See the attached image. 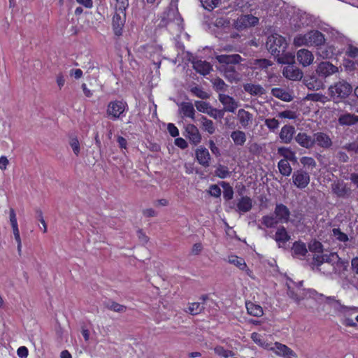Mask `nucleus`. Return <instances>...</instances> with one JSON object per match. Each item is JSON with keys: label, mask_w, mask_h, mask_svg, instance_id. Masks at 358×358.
<instances>
[{"label": "nucleus", "mask_w": 358, "mask_h": 358, "mask_svg": "<svg viewBox=\"0 0 358 358\" xmlns=\"http://www.w3.org/2000/svg\"><path fill=\"white\" fill-rule=\"evenodd\" d=\"M244 90L251 95L261 96L265 93V90L260 85L248 83L244 85Z\"/></svg>", "instance_id": "nucleus-37"}, {"label": "nucleus", "mask_w": 358, "mask_h": 358, "mask_svg": "<svg viewBox=\"0 0 358 358\" xmlns=\"http://www.w3.org/2000/svg\"><path fill=\"white\" fill-rule=\"evenodd\" d=\"M9 219L12 229L18 227L16 214L13 208L10 209Z\"/></svg>", "instance_id": "nucleus-63"}, {"label": "nucleus", "mask_w": 358, "mask_h": 358, "mask_svg": "<svg viewBox=\"0 0 358 358\" xmlns=\"http://www.w3.org/2000/svg\"><path fill=\"white\" fill-rule=\"evenodd\" d=\"M194 105L199 112L206 114H208L211 108V106L208 103L203 101H195Z\"/></svg>", "instance_id": "nucleus-49"}, {"label": "nucleus", "mask_w": 358, "mask_h": 358, "mask_svg": "<svg viewBox=\"0 0 358 358\" xmlns=\"http://www.w3.org/2000/svg\"><path fill=\"white\" fill-rule=\"evenodd\" d=\"M271 93L273 96L284 101H290L293 99L292 94L286 90L282 88H273Z\"/></svg>", "instance_id": "nucleus-33"}, {"label": "nucleus", "mask_w": 358, "mask_h": 358, "mask_svg": "<svg viewBox=\"0 0 358 358\" xmlns=\"http://www.w3.org/2000/svg\"><path fill=\"white\" fill-rule=\"evenodd\" d=\"M167 129L170 135L173 137H176L179 135L178 129L173 123L168 124Z\"/></svg>", "instance_id": "nucleus-64"}, {"label": "nucleus", "mask_w": 358, "mask_h": 358, "mask_svg": "<svg viewBox=\"0 0 358 358\" xmlns=\"http://www.w3.org/2000/svg\"><path fill=\"white\" fill-rule=\"evenodd\" d=\"M315 143L322 148H329L331 145V140L329 136L322 132H318L314 135Z\"/></svg>", "instance_id": "nucleus-30"}, {"label": "nucleus", "mask_w": 358, "mask_h": 358, "mask_svg": "<svg viewBox=\"0 0 358 358\" xmlns=\"http://www.w3.org/2000/svg\"><path fill=\"white\" fill-rule=\"evenodd\" d=\"M278 117L280 118H285L293 120L296 117V115L294 112L291 110H285L278 113Z\"/></svg>", "instance_id": "nucleus-61"}, {"label": "nucleus", "mask_w": 358, "mask_h": 358, "mask_svg": "<svg viewBox=\"0 0 358 358\" xmlns=\"http://www.w3.org/2000/svg\"><path fill=\"white\" fill-rule=\"evenodd\" d=\"M214 352L217 355L224 358H229L234 355L231 350H226L222 346L220 345L214 348Z\"/></svg>", "instance_id": "nucleus-47"}, {"label": "nucleus", "mask_w": 358, "mask_h": 358, "mask_svg": "<svg viewBox=\"0 0 358 358\" xmlns=\"http://www.w3.org/2000/svg\"><path fill=\"white\" fill-rule=\"evenodd\" d=\"M208 193L210 196L218 198L221 195V189L217 185H211L209 187Z\"/></svg>", "instance_id": "nucleus-58"}, {"label": "nucleus", "mask_w": 358, "mask_h": 358, "mask_svg": "<svg viewBox=\"0 0 358 358\" xmlns=\"http://www.w3.org/2000/svg\"><path fill=\"white\" fill-rule=\"evenodd\" d=\"M348 266V262L341 260L336 253L332 252L322 256V262L318 265V268L322 270L324 269L325 267H331V269L324 271L325 275H329L332 273L340 274L345 271Z\"/></svg>", "instance_id": "nucleus-2"}, {"label": "nucleus", "mask_w": 358, "mask_h": 358, "mask_svg": "<svg viewBox=\"0 0 358 358\" xmlns=\"http://www.w3.org/2000/svg\"><path fill=\"white\" fill-rule=\"evenodd\" d=\"M304 83L310 90H319L324 87L323 82L315 76L305 78Z\"/></svg>", "instance_id": "nucleus-28"}, {"label": "nucleus", "mask_w": 358, "mask_h": 358, "mask_svg": "<svg viewBox=\"0 0 358 358\" xmlns=\"http://www.w3.org/2000/svg\"><path fill=\"white\" fill-rule=\"evenodd\" d=\"M237 117L243 128H248L252 123L253 115L244 109L238 110Z\"/></svg>", "instance_id": "nucleus-22"}, {"label": "nucleus", "mask_w": 358, "mask_h": 358, "mask_svg": "<svg viewBox=\"0 0 358 358\" xmlns=\"http://www.w3.org/2000/svg\"><path fill=\"white\" fill-rule=\"evenodd\" d=\"M192 92L196 96L202 99H208L209 97V94L206 92L203 91L202 89L198 87L192 88Z\"/></svg>", "instance_id": "nucleus-59"}, {"label": "nucleus", "mask_w": 358, "mask_h": 358, "mask_svg": "<svg viewBox=\"0 0 358 358\" xmlns=\"http://www.w3.org/2000/svg\"><path fill=\"white\" fill-rule=\"evenodd\" d=\"M228 262L238 267L241 271H245L248 275L252 278V271L248 268L245 260L235 255L228 257Z\"/></svg>", "instance_id": "nucleus-20"}, {"label": "nucleus", "mask_w": 358, "mask_h": 358, "mask_svg": "<svg viewBox=\"0 0 358 358\" xmlns=\"http://www.w3.org/2000/svg\"><path fill=\"white\" fill-rule=\"evenodd\" d=\"M231 138L236 145H243L246 141L245 134L240 130L231 132Z\"/></svg>", "instance_id": "nucleus-40"}, {"label": "nucleus", "mask_w": 358, "mask_h": 358, "mask_svg": "<svg viewBox=\"0 0 358 358\" xmlns=\"http://www.w3.org/2000/svg\"><path fill=\"white\" fill-rule=\"evenodd\" d=\"M325 302L329 304L335 310L338 311L345 315H352L358 313V307H348L342 305L339 300L335 296H325Z\"/></svg>", "instance_id": "nucleus-8"}, {"label": "nucleus", "mask_w": 358, "mask_h": 358, "mask_svg": "<svg viewBox=\"0 0 358 358\" xmlns=\"http://www.w3.org/2000/svg\"><path fill=\"white\" fill-rule=\"evenodd\" d=\"M258 21L257 17L251 15H241L234 22V26L236 29L242 30L251 26H255L258 23Z\"/></svg>", "instance_id": "nucleus-10"}, {"label": "nucleus", "mask_w": 358, "mask_h": 358, "mask_svg": "<svg viewBox=\"0 0 358 358\" xmlns=\"http://www.w3.org/2000/svg\"><path fill=\"white\" fill-rule=\"evenodd\" d=\"M279 122L275 118H268L265 120V125L271 130H274L279 127Z\"/></svg>", "instance_id": "nucleus-57"}, {"label": "nucleus", "mask_w": 358, "mask_h": 358, "mask_svg": "<svg viewBox=\"0 0 358 358\" xmlns=\"http://www.w3.org/2000/svg\"><path fill=\"white\" fill-rule=\"evenodd\" d=\"M220 2V0H201V3L203 8L208 10H210L217 7Z\"/></svg>", "instance_id": "nucleus-53"}, {"label": "nucleus", "mask_w": 358, "mask_h": 358, "mask_svg": "<svg viewBox=\"0 0 358 358\" xmlns=\"http://www.w3.org/2000/svg\"><path fill=\"white\" fill-rule=\"evenodd\" d=\"M248 314L255 317H261L264 314L262 308L253 302L249 301L245 303Z\"/></svg>", "instance_id": "nucleus-35"}, {"label": "nucleus", "mask_w": 358, "mask_h": 358, "mask_svg": "<svg viewBox=\"0 0 358 358\" xmlns=\"http://www.w3.org/2000/svg\"><path fill=\"white\" fill-rule=\"evenodd\" d=\"M278 167L280 173L285 176H289L292 173V169L289 162L286 159L280 160L278 164Z\"/></svg>", "instance_id": "nucleus-41"}, {"label": "nucleus", "mask_w": 358, "mask_h": 358, "mask_svg": "<svg viewBox=\"0 0 358 358\" xmlns=\"http://www.w3.org/2000/svg\"><path fill=\"white\" fill-rule=\"evenodd\" d=\"M292 251V255L294 257L299 258V259H301L303 257H305V255L308 252V250H307L305 243L300 242V241L295 242L293 244Z\"/></svg>", "instance_id": "nucleus-31"}, {"label": "nucleus", "mask_w": 358, "mask_h": 358, "mask_svg": "<svg viewBox=\"0 0 358 358\" xmlns=\"http://www.w3.org/2000/svg\"><path fill=\"white\" fill-rule=\"evenodd\" d=\"M109 309L115 312L122 313L126 310V307L117 303L113 302L110 304Z\"/></svg>", "instance_id": "nucleus-62"}, {"label": "nucleus", "mask_w": 358, "mask_h": 358, "mask_svg": "<svg viewBox=\"0 0 358 358\" xmlns=\"http://www.w3.org/2000/svg\"><path fill=\"white\" fill-rule=\"evenodd\" d=\"M306 99L308 100L313 101H320L321 103H325L328 101L327 96L320 93H313L308 94L306 96Z\"/></svg>", "instance_id": "nucleus-48"}, {"label": "nucleus", "mask_w": 358, "mask_h": 358, "mask_svg": "<svg viewBox=\"0 0 358 358\" xmlns=\"http://www.w3.org/2000/svg\"><path fill=\"white\" fill-rule=\"evenodd\" d=\"M266 46L268 51L274 56L279 55V52L285 50L288 43L283 36L274 34L268 37Z\"/></svg>", "instance_id": "nucleus-5"}, {"label": "nucleus", "mask_w": 358, "mask_h": 358, "mask_svg": "<svg viewBox=\"0 0 358 358\" xmlns=\"http://www.w3.org/2000/svg\"><path fill=\"white\" fill-rule=\"evenodd\" d=\"M196 157L201 165L205 167L209 166L210 156L206 148H199L196 150Z\"/></svg>", "instance_id": "nucleus-24"}, {"label": "nucleus", "mask_w": 358, "mask_h": 358, "mask_svg": "<svg viewBox=\"0 0 358 358\" xmlns=\"http://www.w3.org/2000/svg\"><path fill=\"white\" fill-rule=\"evenodd\" d=\"M180 113L183 117L194 120L195 110L193 105L190 103H182L180 107Z\"/></svg>", "instance_id": "nucleus-36"}, {"label": "nucleus", "mask_w": 358, "mask_h": 358, "mask_svg": "<svg viewBox=\"0 0 358 358\" xmlns=\"http://www.w3.org/2000/svg\"><path fill=\"white\" fill-rule=\"evenodd\" d=\"M278 223V222L275 217L266 215L262 217V224L266 227H273Z\"/></svg>", "instance_id": "nucleus-55"}, {"label": "nucleus", "mask_w": 358, "mask_h": 358, "mask_svg": "<svg viewBox=\"0 0 358 358\" xmlns=\"http://www.w3.org/2000/svg\"><path fill=\"white\" fill-rule=\"evenodd\" d=\"M127 107V104L124 101L117 100L110 101L107 106V115L113 120H117L124 113Z\"/></svg>", "instance_id": "nucleus-7"}, {"label": "nucleus", "mask_w": 358, "mask_h": 358, "mask_svg": "<svg viewBox=\"0 0 358 358\" xmlns=\"http://www.w3.org/2000/svg\"><path fill=\"white\" fill-rule=\"evenodd\" d=\"M332 235L334 238H336L338 241L341 242H346L348 241V237L347 234L342 232L339 229H333Z\"/></svg>", "instance_id": "nucleus-52"}, {"label": "nucleus", "mask_w": 358, "mask_h": 358, "mask_svg": "<svg viewBox=\"0 0 358 358\" xmlns=\"http://www.w3.org/2000/svg\"><path fill=\"white\" fill-rule=\"evenodd\" d=\"M343 66L348 71H353L358 68V45L350 43L345 49Z\"/></svg>", "instance_id": "nucleus-4"}, {"label": "nucleus", "mask_w": 358, "mask_h": 358, "mask_svg": "<svg viewBox=\"0 0 358 358\" xmlns=\"http://www.w3.org/2000/svg\"><path fill=\"white\" fill-rule=\"evenodd\" d=\"M302 281L296 283L292 280L287 278L286 280V286L287 287V294L298 304L300 302L308 298L315 296V292L313 290H306L301 288Z\"/></svg>", "instance_id": "nucleus-3"}, {"label": "nucleus", "mask_w": 358, "mask_h": 358, "mask_svg": "<svg viewBox=\"0 0 358 358\" xmlns=\"http://www.w3.org/2000/svg\"><path fill=\"white\" fill-rule=\"evenodd\" d=\"M332 191L338 196H344L350 189L343 181H337L332 184Z\"/></svg>", "instance_id": "nucleus-34"}, {"label": "nucleus", "mask_w": 358, "mask_h": 358, "mask_svg": "<svg viewBox=\"0 0 358 358\" xmlns=\"http://www.w3.org/2000/svg\"><path fill=\"white\" fill-rule=\"evenodd\" d=\"M278 154L283 157V159L287 162H296V157L295 152L289 148L280 147L278 148Z\"/></svg>", "instance_id": "nucleus-32"}, {"label": "nucleus", "mask_w": 358, "mask_h": 358, "mask_svg": "<svg viewBox=\"0 0 358 358\" xmlns=\"http://www.w3.org/2000/svg\"><path fill=\"white\" fill-rule=\"evenodd\" d=\"M309 31L305 34H299L294 36L293 44L296 47L308 46Z\"/></svg>", "instance_id": "nucleus-39"}, {"label": "nucleus", "mask_w": 358, "mask_h": 358, "mask_svg": "<svg viewBox=\"0 0 358 358\" xmlns=\"http://www.w3.org/2000/svg\"><path fill=\"white\" fill-rule=\"evenodd\" d=\"M315 57L313 52L307 49L302 48L296 52V59L303 67L311 65L314 62Z\"/></svg>", "instance_id": "nucleus-13"}, {"label": "nucleus", "mask_w": 358, "mask_h": 358, "mask_svg": "<svg viewBox=\"0 0 358 358\" xmlns=\"http://www.w3.org/2000/svg\"><path fill=\"white\" fill-rule=\"evenodd\" d=\"M272 63L266 59H256L254 62L255 69H266L271 66Z\"/></svg>", "instance_id": "nucleus-56"}, {"label": "nucleus", "mask_w": 358, "mask_h": 358, "mask_svg": "<svg viewBox=\"0 0 358 358\" xmlns=\"http://www.w3.org/2000/svg\"><path fill=\"white\" fill-rule=\"evenodd\" d=\"M274 213L278 222L286 223L289 219L290 212L287 207L282 203L276 205Z\"/></svg>", "instance_id": "nucleus-17"}, {"label": "nucleus", "mask_w": 358, "mask_h": 358, "mask_svg": "<svg viewBox=\"0 0 358 358\" xmlns=\"http://www.w3.org/2000/svg\"><path fill=\"white\" fill-rule=\"evenodd\" d=\"M215 174L217 177L224 179L229 177L231 172L227 166L218 164L216 166V169L215 171Z\"/></svg>", "instance_id": "nucleus-42"}, {"label": "nucleus", "mask_w": 358, "mask_h": 358, "mask_svg": "<svg viewBox=\"0 0 358 358\" xmlns=\"http://www.w3.org/2000/svg\"><path fill=\"white\" fill-rule=\"evenodd\" d=\"M125 22V15L122 11V15L115 13L113 17V27L115 35L120 36L122 34V27Z\"/></svg>", "instance_id": "nucleus-25"}, {"label": "nucleus", "mask_w": 358, "mask_h": 358, "mask_svg": "<svg viewBox=\"0 0 358 358\" xmlns=\"http://www.w3.org/2000/svg\"><path fill=\"white\" fill-rule=\"evenodd\" d=\"M274 239L277 242L279 248L285 246V243L290 239L285 228L284 227H279L274 236Z\"/></svg>", "instance_id": "nucleus-26"}, {"label": "nucleus", "mask_w": 358, "mask_h": 358, "mask_svg": "<svg viewBox=\"0 0 358 358\" xmlns=\"http://www.w3.org/2000/svg\"><path fill=\"white\" fill-rule=\"evenodd\" d=\"M220 185L223 187V197L225 200H230L233 198L234 190L232 187L226 182H221Z\"/></svg>", "instance_id": "nucleus-46"}, {"label": "nucleus", "mask_w": 358, "mask_h": 358, "mask_svg": "<svg viewBox=\"0 0 358 358\" xmlns=\"http://www.w3.org/2000/svg\"><path fill=\"white\" fill-rule=\"evenodd\" d=\"M277 62L280 64H294L295 63V55L292 51H282V52H279V55L275 56Z\"/></svg>", "instance_id": "nucleus-21"}, {"label": "nucleus", "mask_w": 358, "mask_h": 358, "mask_svg": "<svg viewBox=\"0 0 358 358\" xmlns=\"http://www.w3.org/2000/svg\"><path fill=\"white\" fill-rule=\"evenodd\" d=\"M220 65L218 70L223 73L224 76L230 82H236L240 80L239 74L235 71L233 64H238L241 62V57L239 55H221L216 57Z\"/></svg>", "instance_id": "nucleus-1"}, {"label": "nucleus", "mask_w": 358, "mask_h": 358, "mask_svg": "<svg viewBox=\"0 0 358 358\" xmlns=\"http://www.w3.org/2000/svg\"><path fill=\"white\" fill-rule=\"evenodd\" d=\"M251 338L258 345H259V346H261V347H262V348L269 350V348L271 347L270 344L266 343L262 338V336L260 334H257L256 332H254V333H252L251 334Z\"/></svg>", "instance_id": "nucleus-44"}, {"label": "nucleus", "mask_w": 358, "mask_h": 358, "mask_svg": "<svg viewBox=\"0 0 358 358\" xmlns=\"http://www.w3.org/2000/svg\"><path fill=\"white\" fill-rule=\"evenodd\" d=\"M219 101L224 106L225 111L233 113L238 107V103L234 98L224 94H220Z\"/></svg>", "instance_id": "nucleus-16"}, {"label": "nucleus", "mask_w": 358, "mask_h": 358, "mask_svg": "<svg viewBox=\"0 0 358 358\" xmlns=\"http://www.w3.org/2000/svg\"><path fill=\"white\" fill-rule=\"evenodd\" d=\"M294 133L295 129L293 126L285 125L282 127L279 134L281 142L284 143H289L293 138Z\"/></svg>", "instance_id": "nucleus-23"}, {"label": "nucleus", "mask_w": 358, "mask_h": 358, "mask_svg": "<svg viewBox=\"0 0 358 358\" xmlns=\"http://www.w3.org/2000/svg\"><path fill=\"white\" fill-rule=\"evenodd\" d=\"M193 67L198 73L203 76L208 74L212 70V66L203 60L193 62Z\"/></svg>", "instance_id": "nucleus-29"}, {"label": "nucleus", "mask_w": 358, "mask_h": 358, "mask_svg": "<svg viewBox=\"0 0 358 358\" xmlns=\"http://www.w3.org/2000/svg\"><path fill=\"white\" fill-rule=\"evenodd\" d=\"M203 308L204 307L203 303L194 302L189 303L186 312L194 315L200 313L203 310Z\"/></svg>", "instance_id": "nucleus-43"}, {"label": "nucleus", "mask_w": 358, "mask_h": 358, "mask_svg": "<svg viewBox=\"0 0 358 358\" xmlns=\"http://www.w3.org/2000/svg\"><path fill=\"white\" fill-rule=\"evenodd\" d=\"M253 202L248 196H241L237 200L236 211L240 213H245L250 211L252 207Z\"/></svg>", "instance_id": "nucleus-19"}, {"label": "nucleus", "mask_w": 358, "mask_h": 358, "mask_svg": "<svg viewBox=\"0 0 358 358\" xmlns=\"http://www.w3.org/2000/svg\"><path fill=\"white\" fill-rule=\"evenodd\" d=\"M283 76L292 80H299L303 77L302 71L294 64H289L282 71Z\"/></svg>", "instance_id": "nucleus-15"}, {"label": "nucleus", "mask_w": 358, "mask_h": 358, "mask_svg": "<svg viewBox=\"0 0 358 358\" xmlns=\"http://www.w3.org/2000/svg\"><path fill=\"white\" fill-rule=\"evenodd\" d=\"M296 141L302 147L310 148L315 144L314 138L306 133H299L295 137Z\"/></svg>", "instance_id": "nucleus-27"}, {"label": "nucleus", "mask_w": 358, "mask_h": 358, "mask_svg": "<svg viewBox=\"0 0 358 358\" xmlns=\"http://www.w3.org/2000/svg\"><path fill=\"white\" fill-rule=\"evenodd\" d=\"M269 350L283 358H293L297 356L291 348L278 342H275L273 346H271Z\"/></svg>", "instance_id": "nucleus-11"}, {"label": "nucleus", "mask_w": 358, "mask_h": 358, "mask_svg": "<svg viewBox=\"0 0 358 358\" xmlns=\"http://www.w3.org/2000/svg\"><path fill=\"white\" fill-rule=\"evenodd\" d=\"M69 145L73 153L78 156L80 152V143L76 137H71L69 139Z\"/></svg>", "instance_id": "nucleus-51"}, {"label": "nucleus", "mask_w": 358, "mask_h": 358, "mask_svg": "<svg viewBox=\"0 0 358 358\" xmlns=\"http://www.w3.org/2000/svg\"><path fill=\"white\" fill-rule=\"evenodd\" d=\"M201 120L203 129L210 134H213L215 131L213 122L205 117H202Z\"/></svg>", "instance_id": "nucleus-50"}, {"label": "nucleus", "mask_w": 358, "mask_h": 358, "mask_svg": "<svg viewBox=\"0 0 358 358\" xmlns=\"http://www.w3.org/2000/svg\"><path fill=\"white\" fill-rule=\"evenodd\" d=\"M308 47H319L322 45L325 42L324 35L317 30H311L309 31Z\"/></svg>", "instance_id": "nucleus-18"}, {"label": "nucleus", "mask_w": 358, "mask_h": 358, "mask_svg": "<svg viewBox=\"0 0 358 358\" xmlns=\"http://www.w3.org/2000/svg\"><path fill=\"white\" fill-rule=\"evenodd\" d=\"M293 183L299 189H303L308 186L310 182L309 174L301 169L294 172L292 175Z\"/></svg>", "instance_id": "nucleus-12"}, {"label": "nucleus", "mask_w": 358, "mask_h": 358, "mask_svg": "<svg viewBox=\"0 0 358 358\" xmlns=\"http://www.w3.org/2000/svg\"><path fill=\"white\" fill-rule=\"evenodd\" d=\"M208 115L215 119L222 118L224 116V110H217L216 108H213V107H211L208 113Z\"/></svg>", "instance_id": "nucleus-60"}, {"label": "nucleus", "mask_w": 358, "mask_h": 358, "mask_svg": "<svg viewBox=\"0 0 358 358\" xmlns=\"http://www.w3.org/2000/svg\"><path fill=\"white\" fill-rule=\"evenodd\" d=\"M358 122V116L345 113L340 116L338 122L341 125H352Z\"/></svg>", "instance_id": "nucleus-38"}, {"label": "nucleus", "mask_w": 358, "mask_h": 358, "mask_svg": "<svg viewBox=\"0 0 358 358\" xmlns=\"http://www.w3.org/2000/svg\"><path fill=\"white\" fill-rule=\"evenodd\" d=\"M186 137L194 145H198L201 141V136L199 129L192 124H188L185 127Z\"/></svg>", "instance_id": "nucleus-14"}, {"label": "nucleus", "mask_w": 358, "mask_h": 358, "mask_svg": "<svg viewBox=\"0 0 358 358\" xmlns=\"http://www.w3.org/2000/svg\"><path fill=\"white\" fill-rule=\"evenodd\" d=\"M151 49V48H150ZM152 49H154V55H152V51L150 50V57H153V63L155 65L157 66V68H159L160 64H161V52H162V48L159 46L157 47H153Z\"/></svg>", "instance_id": "nucleus-45"}, {"label": "nucleus", "mask_w": 358, "mask_h": 358, "mask_svg": "<svg viewBox=\"0 0 358 358\" xmlns=\"http://www.w3.org/2000/svg\"><path fill=\"white\" fill-rule=\"evenodd\" d=\"M300 162L303 166L307 167L308 169L310 168L311 169H313L316 166V162L315 159L310 157H303L300 159Z\"/></svg>", "instance_id": "nucleus-54"}, {"label": "nucleus", "mask_w": 358, "mask_h": 358, "mask_svg": "<svg viewBox=\"0 0 358 358\" xmlns=\"http://www.w3.org/2000/svg\"><path fill=\"white\" fill-rule=\"evenodd\" d=\"M330 95L334 99H345L352 92L351 85L345 81H339L329 87Z\"/></svg>", "instance_id": "nucleus-6"}, {"label": "nucleus", "mask_w": 358, "mask_h": 358, "mask_svg": "<svg viewBox=\"0 0 358 358\" xmlns=\"http://www.w3.org/2000/svg\"><path fill=\"white\" fill-rule=\"evenodd\" d=\"M315 71L321 78H328L338 72V68L328 61L320 62L316 67Z\"/></svg>", "instance_id": "nucleus-9"}]
</instances>
